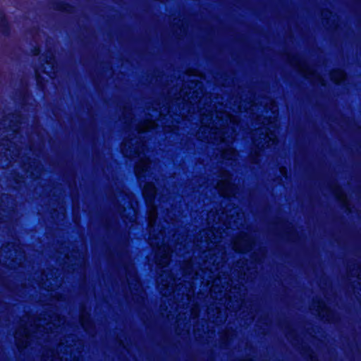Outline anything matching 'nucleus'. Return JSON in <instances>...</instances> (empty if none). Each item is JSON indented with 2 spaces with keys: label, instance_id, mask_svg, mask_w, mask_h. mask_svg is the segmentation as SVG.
Returning <instances> with one entry per match:
<instances>
[{
  "label": "nucleus",
  "instance_id": "2eb2a0df",
  "mask_svg": "<svg viewBox=\"0 0 361 361\" xmlns=\"http://www.w3.org/2000/svg\"><path fill=\"white\" fill-rule=\"evenodd\" d=\"M18 349L20 350V349H21V346L20 345H18Z\"/></svg>",
  "mask_w": 361,
  "mask_h": 361
},
{
  "label": "nucleus",
  "instance_id": "f03ea898",
  "mask_svg": "<svg viewBox=\"0 0 361 361\" xmlns=\"http://www.w3.org/2000/svg\"><path fill=\"white\" fill-rule=\"evenodd\" d=\"M54 8L55 10L65 12L67 13H72L75 9L73 4L68 3L65 1H59L54 3Z\"/></svg>",
  "mask_w": 361,
  "mask_h": 361
},
{
  "label": "nucleus",
  "instance_id": "0eeeda50",
  "mask_svg": "<svg viewBox=\"0 0 361 361\" xmlns=\"http://www.w3.org/2000/svg\"><path fill=\"white\" fill-rule=\"evenodd\" d=\"M302 350H304V352L310 353L308 354V356L310 357L311 360H313V358H315V357L312 356L313 351L312 349H310V348H309V347L305 348Z\"/></svg>",
  "mask_w": 361,
  "mask_h": 361
},
{
  "label": "nucleus",
  "instance_id": "1a4fd4ad",
  "mask_svg": "<svg viewBox=\"0 0 361 361\" xmlns=\"http://www.w3.org/2000/svg\"><path fill=\"white\" fill-rule=\"evenodd\" d=\"M341 192H342V190H341V189L340 188H338V189H336V190H334V192L335 194H337V193Z\"/></svg>",
  "mask_w": 361,
  "mask_h": 361
},
{
  "label": "nucleus",
  "instance_id": "20e7f679",
  "mask_svg": "<svg viewBox=\"0 0 361 361\" xmlns=\"http://www.w3.org/2000/svg\"><path fill=\"white\" fill-rule=\"evenodd\" d=\"M30 94L27 88H22L20 90V97L23 101H24L27 97H29Z\"/></svg>",
  "mask_w": 361,
  "mask_h": 361
},
{
  "label": "nucleus",
  "instance_id": "9d476101",
  "mask_svg": "<svg viewBox=\"0 0 361 361\" xmlns=\"http://www.w3.org/2000/svg\"><path fill=\"white\" fill-rule=\"evenodd\" d=\"M342 207H343V208H344V209H345V210L346 212H350V210H348V205H346V204H342Z\"/></svg>",
  "mask_w": 361,
  "mask_h": 361
},
{
  "label": "nucleus",
  "instance_id": "39448f33",
  "mask_svg": "<svg viewBox=\"0 0 361 361\" xmlns=\"http://www.w3.org/2000/svg\"><path fill=\"white\" fill-rule=\"evenodd\" d=\"M343 71L340 70V69H338L336 71H333L331 73V78H340L343 75Z\"/></svg>",
  "mask_w": 361,
  "mask_h": 361
},
{
  "label": "nucleus",
  "instance_id": "f8f14e48",
  "mask_svg": "<svg viewBox=\"0 0 361 361\" xmlns=\"http://www.w3.org/2000/svg\"><path fill=\"white\" fill-rule=\"evenodd\" d=\"M293 338L294 340L298 341V338H297L296 336H293Z\"/></svg>",
  "mask_w": 361,
  "mask_h": 361
},
{
  "label": "nucleus",
  "instance_id": "4468645a",
  "mask_svg": "<svg viewBox=\"0 0 361 361\" xmlns=\"http://www.w3.org/2000/svg\"><path fill=\"white\" fill-rule=\"evenodd\" d=\"M4 139L6 140V141H10V140L8 138H7V137H5Z\"/></svg>",
  "mask_w": 361,
  "mask_h": 361
},
{
  "label": "nucleus",
  "instance_id": "423d86ee",
  "mask_svg": "<svg viewBox=\"0 0 361 361\" xmlns=\"http://www.w3.org/2000/svg\"><path fill=\"white\" fill-rule=\"evenodd\" d=\"M41 51V49L38 46H35L32 49V53L34 56H37L38 55Z\"/></svg>",
  "mask_w": 361,
  "mask_h": 361
},
{
  "label": "nucleus",
  "instance_id": "f257e3e1",
  "mask_svg": "<svg viewBox=\"0 0 361 361\" xmlns=\"http://www.w3.org/2000/svg\"><path fill=\"white\" fill-rule=\"evenodd\" d=\"M0 33L5 37H10L12 33V24L2 10H0Z\"/></svg>",
  "mask_w": 361,
  "mask_h": 361
},
{
  "label": "nucleus",
  "instance_id": "7ed1b4c3",
  "mask_svg": "<svg viewBox=\"0 0 361 361\" xmlns=\"http://www.w3.org/2000/svg\"><path fill=\"white\" fill-rule=\"evenodd\" d=\"M36 85L39 90H43L45 87V80L40 75H35Z\"/></svg>",
  "mask_w": 361,
  "mask_h": 361
},
{
  "label": "nucleus",
  "instance_id": "6e6552de",
  "mask_svg": "<svg viewBox=\"0 0 361 361\" xmlns=\"http://www.w3.org/2000/svg\"><path fill=\"white\" fill-rule=\"evenodd\" d=\"M48 59L49 61H51V60L54 61V57L53 56H46V57H45L46 62H48Z\"/></svg>",
  "mask_w": 361,
  "mask_h": 361
},
{
  "label": "nucleus",
  "instance_id": "9b49d317",
  "mask_svg": "<svg viewBox=\"0 0 361 361\" xmlns=\"http://www.w3.org/2000/svg\"><path fill=\"white\" fill-rule=\"evenodd\" d=\"M293 60H295L296 61H299V59L298 58H296V57H293Z\"/></svg>",
  "mask_w": 361,
  "mask_h": 361
},
{
  "label": "nucleus",
  "instance_id": "ddd939ff",
  "mask_svg": "<svg viewBox=\"0 0 361 361\" xmlns=\"http://www.w3.org/2000/svg\"><path fill=\"white\" fill-rule=\"evenodd\" d=\"M329 317H330V315L329 314H326V319L327 320H329Z\"/></svg>",
  "mask_w": 361,
  "mask_h": 361
}]
</instances>
